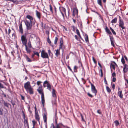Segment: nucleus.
Here are the masks:
<instances>
[{
  "label": "nucleus",
  "mask_w": 128,
  "mask_h": 128,
  "mask_svg": "<svg viewBox=\"0 0 128 128\" xmlns=\"http://www.w3.org/2000/svg\"><path fill=\"white\" fill-rule=\"evenodd\" d=\"M55 51L56 52L55 55L56 56V57H58L60 54V50H55Z\"/></svg>",
  "instance_id": "aec40b11"
},
{
  "label": "nucleus",
  "mask_w": 128,
  "mask_h": 128,
  "mask_svg": "<svg viewBox=\"0 0 128 128\" xmlns=\"http://www.w3.org/2000/svg\"><path fill=\"white\" fill-rule=\"evenodd\" d=\"M48 53L50 56H53L52 54V53L50 50H48Z\"/></svg>",
  "instance_id": "c03bdc74"
},
{
  "label": "nucleus",
  "mask_w": 128,
  "mask_h": 128,
  "mask_svg": "<svg viewBox=\"0 0 128 128\" xmlns=\"http://www.w3.org/2000/svg\"><path fill=\"white\" fill-rule=\"evenodd\" d=\"M90 83L91 86L92 91L93 93L95 94V96H96V94L97 92V91L95 87L94 86L91 82H90Z\"/></svg>",
  "instance_id": "6e6552de"
},
{
  "label": "nucleus",
  "mask_w": 128,
  "mask_h": 128,
  "mask_svg": "<svg viewBox=\"0 0 128 128\" xmlns=\"http://www.w3.org/2000/svg\"><path fill=\"white\" fill-rule=\"evenodd\" d=\"M78 26H80V27L81 28H82L83 27L82 22L80 20L79 21L78 20Z\"/></svg>",
  "instance_id": "412c9836"
},
{
  "label": "nucleus",
  "mask_w": 128,
  "mask_h": 128,
  "mask_svg": "<svg viewBox=\"0 0 128 128\" xmlns=\"http://www.w3.org/2000/svg\"><path fill=\"white\" fill-rule=\"evenodd\" d=\"M117 18H115L111 21V22L112 23H116L117 22Z\"/></svg>",
  "instance_id": "cd10ccee"
},
{
  "label": "nucleus",
  "mask_w": 128,
  "mask_h": 128,
  "mask_svg": "<svg viewBox=\"0 0 128 128\" xmlns=\"http://www.w3.org/2000/svg\"><path fill=\"white\" fill-rule=\"evenodd\" d=\"M28 45L29 47L30 48H32V46L31 45V42L30 41L29 42H28Z\"/></svg>",
  "instance_id": "37998d69"
},
{
  "label": "nucleus",
  "mask_w": 128,
  "mask_h": 128,
  "mask_svg": "<svg viewBox=\"0 0 128 128\" xmlns=\"http://www.w3.org/2000/svg\"><path fill=\"white\" fill-rule=\"evenodd\" d=\"M34 55H36L38 57L40 56L38 52H36L34 51Z\"/></svg>",
  "instance_id": "a19ab883"
},
{
  "label": "nucleus",
  "mask_w": 128,
  "mask_h": 128,
  "mask_svg": "<svg viewBox=\"0 0 128 128\" xmlns=\"http://www.w3.org/2000/svg\"><path fill=\"white\" fill-rule=\"evenodd\" d=\"M35 117L36 119L38 121L39 123H40V118L38 115V112H36L35 113Z\"/></svg>",
  "instance_id": "f8f14e48"
},
{
  "label": "nucleus",
  "mask_w": 128,
  "mask_h": 128,
  "mask_svg": "<svg viewBox=\"0 0 128 128\" xmlns=\"http://www.w3.org/2000/svg\"><path fill=\"white\" fill-rule=\"evenodd\" d=\"M47 89L49 90L50 91H51V86L50 84L48 82V84H47Z\"/></svg>",
  "instance_id": "5701e85b"
},
{
  "label": "nucleus",
  "mask_w": 128,
  "mask_h": 128,
  "mask_svg": "<svg viewBox=\"0 0 128 128\" xmlns=\"http://www.w3.org/2000/svg\"><path fill=\"white\" fill-rule=\"evenodd\" d=\"M60 45L59 46V49H58V50H60L61 49L62 50L63 47L64 46L63 40L62 38H60Z\"/></svg>",
  "instance_id": "1a4fd4ad"
},
{
  "label": "nucleus",
  "mask_w": 128,
  "mask_h": 128,
  "mask_svg": "<svg viewBox=\"0 0 128 128\" xmlns=\"http://www.w3.org/2000/svg\"><path fill=\"white\" fill-rule=\"evenodd\" d=\"M41 56L43 58H47L49 60V57L48 53L44 50H42L41 52Z\"/></svg>",
  "instance_id": "39448f33"
},
{
  "label": "nucleus",
  "mask_w": 128,
  "mask_h": 128,
  "mask_svg": "<svg viewBox=\"0 0 128 128\" xmlns=\"http://www.w3.org/2000/svg\"><path fill=\"white\" fill-rule=\"evenodd\" d=\"M68 69L70 70L73 73V74H74V72H73L72 70L71 69L70 67L69 66H68Z\"/></svg>",
  "instance_id": "3c124183"
},
{
  "label": "nucleus",
  "mask_w": 128,
  "mask_h": 128,
  "mask_svg": "<svg viewBox=\"0 0 128 128\" xmlns=\"http://www.w3.org/2000/svg\"><path fill=\"white\" fill-rule=\"evenodd\" d=\"M26 60L28 61V62H32V60H31V59L28 57V56H26Z\"/></svg>",
  "instance_id": "bb28decb"
},
{
  "label": "nucleus",
  "mask_w": 128,
  "mask_h": 128,
  "mask_svg": "<svg viewBox=\"0 0 128 128\" xmlns=\"http://www.w3.org/2000/svg\"><path fill=\"white\" fill-rule=\"evenodd\" d=\"M11 30L10 29V28H9L8 30V35L9 36H10V34L11 33Z\"/></svg>",
  "instance_id": "680f3d73"
},
{
  "label": "nucleus",
  "mask_w": 128,
  "mask_h": 128,
  "mask_svg": "<svg viewBox=\"0 0 128 128\" xmlns=\"http://www.w3.org/2000/svg\"><path fill=\"white\" fill-rule=\"evenodd\" d=\"M42 86L41 85H40V86H39L38 88V89H41L42 90Z\"/></svg>",
  "instance_id": "338daca9"
},
{
  "label": "nucleus",
  "mask_w": 128,
  "mask_h": 128,
  "mask_svg": "<svg viewBox=\"0 0 128 128\" xmlns=\"http://www.w3.org/2000/svg\"><path fill=\"white\" fill-rule=\"evenodd\" d=\"M25 46L26 47V51L27 53L30 54L31 52V50L29 48H28L27 45H26V46Z\"/></svg>",
  "instance_id": "4be33fe9"
},
{
  "label": "nucleus",
  "mask_w": 128,
  "mask_h": 128,
  "mask_svg": "<svg viewBox=\"0 0 128 128\" xmlns=\"http://www.w3.org/2000/svg\"><path fill=\"white\" fill-rule=\"evenodd\" d=\"M3 101L4 102V106H6V107L7 108H8V107H9V106H8L9 104L6 102H5V101H4V100H3Z\"/></svg>",
  "instance_id": "c756f323"
},
{
  "label": "nucleus",
  "mask_w": 128,
  "mask_h": 128,
  "mask_svg": "<svg viewBox=\"0 0 128 128\" xmlns=\"http://www.w3.org/2000/svg\"><path fill=\"white\" fill-rule=\"evenodd\" d=\"M20 96L22 98V100H24L25 99L24 97L23 96H22V95L21 94Z\"/></svg>",
  "instance_id": "052dcab7"
},
{
  "label": "nucleus",
  "mask_w": 128,
  "mask_h": 128,
  "mask_svg": "<svg viewBox=\"0 0 128 128\" xmlns=\"http://www.w3.org/2000/svg\"><path fill=\"white\" fill-rule=\"evenodd\" d=\"M106 32V33L110 35H112V33L110 32V30L108 29V28L107 26H106V28H105Z\"/></svg>",
  "instance_id": "6ab92c4d"
},
{
  "label": "nucleus",
  "mask_w": 128,
  "mask_h": 128,
  "mask_svg": "<svg viewBox=\"0 0 128 128\" xmlns=\"http://www.w3.org/2000/svg\"><path fill=\"white\" fill-rule=\"evenodd\" d=\"M124 79L125 80V81L126 82V83H125V84L126 86H127V84H128V80L127 79H126L124 77Z\"/></svg>",
  "instance_id": "6e6d98bb"
},
{
  "label": "nucleus",
  "mask_w": 128,
  "mask_h": 128,
  "mask_svg": "<svg viewBox=\"0 0 128 128\" xmlns=\"http://www.w3.org/2000/svg\"><path fill=\"white\" fill-rule=\"evenodd\" d=\"M60 10L62 11L64 13L65 15L66 16V9L63 7H61Z\"/></svg>",
  "instance_id": "a878e982"
},
{
  "label": "nucleus",
  "mask_w": 128,
  "mask_h": 128,
  "mask_svg": "<svg viewBox=\"0 0 128 128\" xmlns=\"http://www.w3.org/2000/svg\"><path fill=\"white\" fill-rule=\"evenodd\" d=\"M43 119L45 123L47 124V114L46 113H44L43 115Z\"/></svg>",
  "instance_id": "dca6fc26"
},
{
  "label": "nucleus",
  "mask_w": 128,
  "mask_h": 128,
  "mask_svg": "<svg viewBox=\"0 0 128 128\" xmlns=\"http://www.w3.org/2000/svg\"><path fill=\"white\" fill-rule=\"evenodd\" d=\"M88 96L90 97L91 98H92L93 97V96L92 95V94H90V93H88Z\"/></svg>",
  "instance_id": "09e8293b"
},
{
  "label": "nucleus",
  "mask_w": 128,
  "mask_h": 128,
  "mask_svg": "<svg viewBox=\"0 0 128 128\" xmlns=\"http://www.w3.org/2000/svg\"><path fill=\"white\" fill-rule=\"evenodd\" d=\"M121 62L124 65V64L125 63V60L124 59V58L123 57H122V59H121Z\"/></svg>",
  "instance_id": "58836bf2"
},
{
  "label": "nucleus",
  "mask_w": 128,
  "mask_h": 128,
  "mask_svg": "<svg viewBox=\"0 0 128 128\" xmlns=\"http://www.w3.org/2000/svg\"><path fill=\"white\" fill-rule=\"evenodd\" d=\"M118 94L119 96L121 99L123 98V96L122 91L119 92L118 93Z\"/></svg>",
  "instance_id": "a211bd4d"
},
{
  "label": "nucleus",
  "mask_w": 128,
  "mask_h": 128,
  "mask_svg": "<svg viewBox=\"0 0 128 128\" xmlns=\"http://www.w3.org/2000/svg\"><path fill=\"white\" fill-rule=\"evenodd\" d=\"M92 60L94 63L95 64H96L97 63L96 61V60H95V59L94 58V57L92 58Z\"/></svg>",
  "instance_id": "4d7b16f0"
},
{
  "label": "nucleus",
  "mask_w": 128,
  "mask_h": 128,
  "mask_svg": "<svg viewBox=\"0 0 128 128\" xmlns=\"http://www.w3.org/2000/svg\"><path fill=\"white\" fill-rule=\"evenodd\" d=\"M41 98H42V102L43 105V107L44 106V103L45 102V100L44 99V95L43 96V95L41 96Z\"/></svg>",
  "instance_id": "2eb2a0df"
},
{
  "label": "nucleus",
  "mask_w": 128,
  "mask_h": 128,
  "mask_svg": "<svg viewBox=\"0 0 128 128\" xmlns=\"http://www.w3.org/2000/svg\"><path fill=\"white\" fill-rule=\"evenodd\" d=\"M110 68L111 69L112 68L114 70H115V65H114V64H113L112 63H111L110 64Z\"/></svg>",
  "instance_id": "c9c22d12"
},
{
  "label": "nucleus",
  "mask_w": 128,
  "mask_h": 128,
  "mask_svg": "<svg viewBox=\"0 0 128 128\" xmlns=\"http://www.w3.org/2000/svg\"><path fill=\"white\" fill-rule=\"evenodd\" d=\"M116 80V78H113L112 79V81L113 82H115Z\"/></svg>",
  "instance_id": "69168bd1"
},
{
  "label": "nucleus",
  "mask_w": 128,
  "mask_h": 128,
  "mask_svg": "<svg viewBox=\"0 0 128 128\" xmlns=\"http://www.w3.org/2000/svg\"><path fill=\"white\" fill-rule=\"evenodd\" d=\"M85 39L86 42H89L88 37V35L86 34L85 35Z\"/></svg>",
  "instance_id": "393cba45"
},
{
  "label": "nucleus",
  "mask_w": 128,
  "mask_h": 128,
  "mask_svg": "<svg viewBox=\"0 0 128 128\" xmlns=\"http://www.w3.org/2000/svg\"><path fill=\"white\" fill-rule=\"evenodd\" d=\"M100 71L101 74L100 76L101 77H103V72H102V68H101V69L100 70Z\"/></svg>",
  "instance_id": "de8ad7c7"
},
{
  "label": "nucleus",
  "mask_w": 128,
  "mask_h": 128,
  "mask_svg": "<svg viewBox=\"0 0 128 128\" xmlns=\"http://www.w3.org/2000/svg\"><path fill=\"white\" fill-rule=\"evenodd\" d=\"M48 81L47 80H46L44 82L43 84V86L44 88H45L46 87V86L45 85L47 84H48Z\"/></svg>",
  "instance_id": "ea45409f"
},
{
  "label": "nucleus",
  "mask_w": 128,
  "mask_h": 128,
  "mask_svg": "<svg viewBox=\"0 0 128 128\" xmlns=\"http://www.w3.org/2000/svg\"><path fill=\"white\" fill-rule=\"evenodd\" d=\"M32 122L33 123V126H35L36 125V122H35L34 120L32 121Z\"/></svg>",
  "instance_id": "49530a36"
},
{
  "label": "nucleus",
  "mask_w": 128,
  "mask_h": 128,
  "mask_svg": "<svg viewBox=\"0 0 128 128\" xmlns=\"http://www.w3.org/2000/svg\"><path fill=\"white\" fill-rule=\"evenodd\" d=\"M21 40L23 45L24 46L27 45V40L26 38V35H22L21 37Z\"/></svg>",
  "instance_id": "20e7f679"
},
{
  "label": "nucleus",
  "mask_w": 128,
  "mask_h": 128,
  "mask_svg": "<svg viewBox=\"0 0 128 128\" xmlns=\"http://www.w3.org/2000/svg\"><path fill=\"white\" fill-rule=\"evenodd\" d=\"M80 114L82 118V120L83 122H85L83 118V116L82 115V114Z\"/></svg>",
  "instance_id": "603ef678"
},
{
  "label": "nucleus",
  "mask_w": 128,
  "mask_h": 128,
  "mask_svg": "<svg viewBox=\"0 0 128 128\" xmlns=\"http://www.w3.org/2000/svg\"><path fill=\"white\" fill-rule=\"evenodd\" d=\"M3 110L2 108H0V115H3Z\"/></svg>",
  "instance_id": "f704fd0d"
},
{
  "label": "nucleus",
  "mask_w": 128,
  "mask_h": 128,
  "mask_svg": "<svg viewBox=\"0 0 128 128\" xmlns=\"http://www.w3.org/2000/svg\"><path fill=\"white\" fill-rule=\"evenodd\" d=\"M42 83L41 82L38 81L37 82V84L38 86H39L40 85V84Z\"/></svg>",
  "instance_id": "bf43d9fd"
},
{
  "label": "nucleus",
  "mask_w": 128,
  "mask_h": 128,
  "mask_svg": "<svg viewBox=\"0 0 128 128\" xmlns=\"http://www.w3.org/2000/svg\"><path fill=\"white\" fill-rule=\"evenodd\" d=\"M37 90L40 94H41V96H42V95L43 96L44 95L43 90L41 89H37Z\"/></svg>",
  "instance_id": "b1692460"
},
{
  "label": "nucleus",
  "mask_w": 128,
  "mask_h": 128,
  "mask_svg": "<svg viewBox=\"0 0 128 128\" xmlns=\"http://www.w3.org/2000/svg\"><path fill=\"white\" fill-rule=\"evenodd\" d=\"M98 4L101 6H102V0H98Z\"/></svg>",
  "instance_id": "72a5a7b5"
},
{
  "label": "nucleus",
  "mask_w": 128,
  "mask_h": 128,
  "mask_svg": "<svg viewBox=\"0 0 128 128\" xmlns=\"http://www.w3.org/2000/svg\"><path fill=\"white\" fill-rule=\"evenodd\" d=\"M23 70L24 71H26V73L27 74H28V71H27L26 69V68H24V69H23Z\"/></svg>",
  "instance_id": "0e129e2a"
},
{
  "label": "nucleus",
  "mask_w": 128,
  "mask_h": 128,
  "mask_svg": "<svg viewBox=\"0 0 128 128\" xmlns=\"http://www.w3.org/2000/svg\"><path fill=\"white\" fill-rule=\"evenodd\" d=\"M128 66L126 64L124 65L123 72L124 73L128 71Z\"/></svg>",
  "instance_id": "9b49d317"
},
{
  "label": "nucleus",
  "mask_w": 128,
  "mask_h": 128,
  "mask_svg": "<svg viewBox=\"0 0 128 128\" xmlns=\"http://www.w3.org/2000/svg\"><path fill=\"white\" fill-rule=\"evenodd\" d=\"M58 40V38L57 37H56L55 38L54 41V44L56 45L57 44V42Z\"/></svg>",
  "instance_id": "7c9ffc66"
},
{
  "label": "nucleus",
  "mask_w": 128,
  "mask_h": 128,
  "mask_svg": "<svg viewBox=\"0 0 128 128\" xmlns=\"http://www.w3.org/2000/svg\"><path fill=\"white\" fill-rule=\"evenodd\" d=\"M119 26L122 28V30L124 29L125 28L124 26V24L123 20H121V18L119 16Z\"/></svg>",
  "instance_id": "0eeeda50"
},
{
  "label": "nucleus",
  "mask_w": 128,
  "mask_h": 128,
  "mask_svg": "<svg viewBox=\"0 0 128 128\" xmlns=\"http://www.w3.org/2000/svg\"><path fill=\"white\" fill-rule=\"evenodd\" d=\"M114 123L116 126H119V123L118 120H116L114 121Z\"/></svg>",
  "instance_id": "2f4dec72"
},
{
  "label": "nucleus",
  "mask_w": 128,
  "mask_h": 128,
  "mask_svg": "<svg viewBox=\"0 0 128 128\" xmlns=\"http://www.w3.org/2000/svg\"><path fill=\"white\" fill-rule=\"evenodd\" d=\"M110 30H111L113 34L114 35H116V32L114 31V30L111 27H110Z\"/></svg>",
  "instance_id": "473e14b6"
},
{
  "label": "nucleus",
  "mask_w": 128,
  "mask_h": 128,
  "mask_svg": "<svg viewBox=\"0 0 128 128\" xmlns=\"http://www.w3.org/2000/svg\"><path fill=\"white\" fill-rule=\"evenodd\" d=\"M50 34V32L49 31L46 30V34H47L48 36H48H49V34Z\"/></svg>",
  "instance_id": "864d4df0"
},
{
  "label": "nucleus",
  "mask_w": 128,
  "mask_h": 128,
  "mask_svg": "<svg viewBox=\"0 0 128 128\" xmlns=\"http://www.w3.org/2000/svg\"><path fill=\"white\" fill-rule=\"evenodd\" d=\"M27 19L30 20V22L34 23L35 22V19L32 16L30 15H28L26 17V20Z\"/></svg>",
  "instance_id": "423d86ee"
},
{
  "label": "nucleus",
  "mask_w": 128,
  "mask_h": 128,
  "mask_svg": "<svg viewBox=\"0 0 128 128\" xmlns=\"http://www.w3.org/2000/svg\"><path fill=\"white\" fill-rule=\"evenodd\" d=\"M24 23L26 26V29L28 30H31L32 27V24L34 25L35 24V22H30L28 20H26L24 21Z\"/></svg>",
  "instance_id": "f03ea898"
},
{
  "label": "nucleus",
  "mask_w": 128,
  "mask_h": 128,
  "mask_svg": "<svg viewBox=\"0 0 128 128\" xmlns=\"http://www.w3.org/2000/svg\"><path fill=\"white\" fill-rule=\"evenodd\" d=\"M5 87H4L3 85L0 82V89L5 88Z\"/></svg>",
  "instance_id": "4c0bfd02"
},
{
  "label": "nucleus",
  "mask_w": 128,
  "mask_h": 128,
  "mask_svg": "<svg viewBox=\"0 0 128 128\" xmlns=\"http://www.w3.org/2000/svg\"><path fill=\"white\" fill-rule=\"evenodd\" d=\"M78 68V67L76 66H75L74 68V72H78L77 69Z\"/></svg>",
  "instance_id": "c85d7f7f"
},
{
  "label": "nucleus",
  "mask_w": 128,
  "mask_h": 128,
  "mask_svg": "<svg viewBox=\"0 0 128 128\" xmlns=\"http://www.w3.org/2000/svg\"><path fill=\"white\" fill-rule=\"evenodd\" d=\"M100 110H98L97 111V113L98 114H102V112H100Z\"/></svg>",
  "instance_id": "e2e57ef3"
},
{
  "label": "nucleus",
  "mask_w": 128,
  "mask_h": 128,
  "mask_svg": "<svg viewBox=\"0 0 128 128\" xmlns=\"http://www.w3.org/2000/svg\"><path fill=\"white\" fill-rule=\"evenodd\" d=\"M112 76L113 78H114V77L116 76V74L115 72H114L113 74H112Z\"/></svg>",
  "instance_id": "5fc2aeb1"
},
{
  "label": "nucleus",
  "mask_w": 128,
  "mask_h": 128,
  "mask_svg": "<svg viewBox=\"0 0 128 128\" xmlns=\"http://www.w3.org/2000/svg\"><path fill=\"white\" fill-rule=\"evenodd\" d=\"M24 87L28 93H29L30 94H34V89L32 88L29 82H28L24 84Z\"/></svg>",
  "instance_id": "f257e3e1"
},
{
  "label": "nucleus",
  "mask_w": 128,
  "mask_h": 128,
  "mask_svg": "<svg viewBox=\"0 0 128 128\" xmlns=\"http://www.w3.org/2000/svg\"><path fill=\"white\" fill-rule=\"evenodd\" d=\"M24 124H27L28 123L27 120L26 119H25V120H24Z\"/></svg>",
  "instance_id": "8fccbe9b"
},
{
  "label": "nucleus",
  "mask_w": 128,
  "mask_h": 128,
  "mask_svg": "<svg viewBox=\"0 0 128 128\" xmlns=\"http://www.w3.org/2000/svg\"><path fill=\"white\" fill-rule=\"evenodd\" d=\"M50 7V12H52V14L53 13V11L52 10V6L51 4H50L49 6Z\"/></svg>",
  "instance_id": "79ce46f5"
},
{
  "label": "nucleus",
  "mask_w": 128,
  "mask_h": 128,
  "mask_svg": "<svg viewBox=\"0 0 128 128\" xmlns=\"http://www.w3.org/2000/svg\"><path fill=\"white\" fill-rule=\"evenodd\" d=\"M19 26L20 32L22 34H23V30L22 28V23L20 24Z\"/></svg>",
  "instance_id": "4468645a"
},
{
  "label": "nucleus",
  "mask_w": 128,
  "mask_h": 128,
  "mask_svg": "<svg viewBox=\"0 0 128 128\" xmlns=\"http://www.w3.org/2000/svg\"><path fill=\"white\" fill-rule=\"evenodd\" d=\"M106 89L107 92L108 93H110L111 92V90L108 86H106Z\"/></svg>",
  "instance_id": "e433bc0d"
},
{
  "label": "nucleus",
  "mask_w": 128,
  "mask_h": 128,
  "mask_svg": "<svg viewBox=\"0 0 128 128\" xmlns=\"http://www.w3.org/2000/svg\"><path fill=\"white\" fill-rule=\"evenodd\" d=\"M110 37L111 41V44L114 47L115 45L114 43V38L113 36H110Z\"/></svg>",
  "instance_id": "9d476101"
},
{
  "label": "nucleus",
  "mask_w": 128,
  "mask_h": 128,
  "mask_svg": "<svg viewBox=\"0 0 128 128\" xmlns=\"http://www.w3.org/2000/svg\"><path fill=\"white\" fill-rule=\"evenodd\" d=\"M48 42L50 44L51 43V42L49 36H48L47 38Z\"/></svg>",
  "instance_id": "a18cd8bd"
},
{
  "label": "nucleus",
  "mask_w": 128,
  "mask_h": 128,
  "mask_svg": "<svg viewBox=\"0 0 128 128\" xmlns=\"http://www.w3.org/2000/svg\"><path fill=\"white\" fill-rule=\"evenodd\" d=\"M36 15L38 18L40 20L41 18V14L37 10L36 11Z\"/></svg>",
  "instance_id": "f3484780"
},
{
  "label": "nucleus",
  "mask_w": 128,
  "mask_h": 128,
  "mask_svg": "<svg viewBox=\"0 0 128 128\" xmlns=\"http://www.w3.org/2000/svg\"><path fill=\"white\" fill-rule=\"evenodd\" d=\"M104 81L105 83L106 84L108 85V84L107 83V81L106 80V77H105L104 78Z\"/></svg>",
  "instance_id": "13d9d810"
},
{
  "label": "nucleus",
  "mask_w": 128,
  "mask_h": 128,
  "mask_svg": "<svg viewBox=\"0 0 128 128\" xmlns=\"http://www.w3.org/2000/svg\"><path fill=\"white\" fill-rule=\"evenodd\" d=\"M56 91L54 88L52 89V95L54 99L52 100V103L53 104L55 105L56 104L57 97L56 94Z\"/></svg>",
  "instance_id": "7ed1b4c3"
},
{
  "label": "nucleus",
  "mask_w": 128,
  "mask_h": 128,
  "mask_svg": "<svg viewBox=\"0 0 128 128\" xmlns=\"http://www.w3.org/2000/svg\"><path fill=\"white\" fill-rule=\"evenodd\" d=\"M78 10L76 8H74V9L73 12V16H75L76 14H78Z\"/></svg>",
  "instance_id": "ddd939ff"
},
{
  "label": "nucleus",
  "mask_w": 128,
  "mask_h": 128,
  "mask_svg": "<svg viewBox=\"0 0 128 128\" xmlns=\"http://www.w3.org/2000/svg\"><path fill=\"white\" fill-rule=\"evenodd\" d=\"M76 32L77 34H78L80 33L79 30L78 29L76 30Z\"/></svg>",
  "instance_id": "774afa93"
}]
</instances>
